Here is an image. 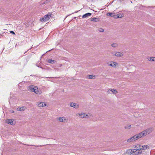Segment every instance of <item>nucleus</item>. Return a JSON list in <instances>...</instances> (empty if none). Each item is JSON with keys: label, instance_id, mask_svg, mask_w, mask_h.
Listing matches in <instances>:
<instances>
[{"label": "nucleus", "instance_id": "obj_1", "mask_svg": "<svg viewBox=\"0 0 155 155\" xmlns=\"http://www.w3.org/2000/svg\"><path fill=\"white\" fill-rule=\"evenodd\" d=\"M153 130V127H150L139 133L138 134L140 138H141L149 134Z\"/></svg>", "mask_w": 155, "mask_h": 155}, {"label": "nucleus", "instance_id": "obj_2", "mask_svg": "<svg viewBox=\"0 0 155 155\" xmlns=\"http://www.w3.org/2000/svg\"><path fill=\"white\" fill-rule=\"evenodd\" d=\"M136 149H130L128 150V152L129 153L131 154H133L134 155L140 154L142 153V151L140 150H139L137 148V146H135Z\"/></svg>", "mask_w": 155, "mask_h": 155}, {"label": "nucleus", "instance_id": "obj_3", "mask_svg": "<svg viewBox=\"0 0 155 155\" xmlns=\"http://www.w3.org/2000/svg\"><path fill=\"white\" fill-rule=\"evenodd\" d=\"M140 138V136H139L138 134L134 135L133 137L130 138L127 140V142L128 143H130L131 142H133L135 140H138V139Z\"/></svg>", "mask_w": 155, "mask_h": 155}, {"label": "nucleus", "instance_id": "obj_4", "mask_svg": "<svg viewBox=\"0 0 155 155\" xmlns=\"http://www.w3.org/2000/svg\"><path fill=\"white\" fill-rule=\"evenodd\" d=\"M51 15H48L47 14L45 15L43 17L40 19V21L42 22H46L49 20L51 17Z\"/></svg>", "mask_w": 155, "mask_h": 155}, {"label": "nucleus", "instance_id": "obj_5", "mask_svg": "<svg viewBox=\"0 0 155 155\" xmlns=\"http://www.w3.org/2000/svg\"><path fill=\"white\" fill-rule=\"evenodd\" d=\"M107 64L108 66L115 68H116V66L118 65V63L115 61H111L107 63Z\"/></svg>", "mask_w": 155, "mask_h": 155}, {"label": "nucleus", "instance_id": "obj_6", "mask_svg": "<svg viewBox=\"0 0 155 155\" xmlns=\"http://www.w3.org/2000/svg\"><path fill=\"white\" fill-rule=\"evenodd\" d=\"M137 148L139 150H140L142 151V150H145L147 148H149L148 146L147 145H143L141 146L140 145H137Z\"/></svg>", "mask_w": 155, "mask_h": 155}, {"label": "nucleus", "instance_id": "obj_7", "mask_svg": "<svg viewBox=\"0 0 155 155\" xmlns=\"http://www.w3.org/2000/svg\"><path fill=\"white\" fill-rule=\"evenodd\" d=\"M57 120L60 122L66 123L68 122V119L64 117H58L57 118Z\"/></svg>", "mask_w": 155, "mask_h": 155}, {"label": "nucleus", "instance_id": "obj_8", "mask_svg": "<svg viewBox=\"0 0 155 155\" xmlns=\"http://www.w3.org/2000/svg\"><path fill=\"white\" fill-rule=\"evenodd\" d=\"M29 90L31 91L35 92V90H38L37 87L33 85L30 86L28 87Z\"/></svg>", "mask_w": 155, "mask_h": 155}, {"label": "nucleus", "instance_id": "obj_9", "mask_svg": "<svg viewBox=\"0 0 155 155\" xmlns=\"http://www.w3.org/2000/svg\"><path fill=\"white\" fill-rule=\"evenodd\" d=\"M70 106L74 108H78L79 107V105L75 103L71 102L70 104Z\"/></svg>", "mask_w": 155, "mask_h": 155}, {"label": "nucleus", "instance_id": "obj_10", "mask_svg": "<svg viewBox=\"0 0 155 155\" xmlns=\"http://www.w3.org/2000/svg\"><path fill=\"white\" fill-rule=\"evenodd\" d=\"M37 104L39 107H43L46 105V104L44 102H38Z\"/></svg>", "mask_w": 155, "mask_h": 155}, {"label": "nucleus", "instance_id": "obj_11", "mask_svg": "<svg viewBox=\"0 0 155 155\" xmlns=\"http://www.w3.org/2000/svg\"><path fill=\"white\" fill-rule=\"evenodd\" d=\"M113 55L117 57H122L123 55L122 52H115L114 54Z\"/></svg>", "mask_w": 155, "mask_h": 155}, {"label": "nucleus", "instance_id": "obj_12", "mask_svg": "<svg viewBox=\"0 0 155 155\" xmlns=\"http://www.w3.org/2000/svg\"><path fill=\"white\" fill-rule=\"evenodd\" d=\"M8 122H7L8 124H10L12 125L15 124L14 120L13 119H8Z\"/></svg>", "mask_w": 155, "mask_h": 155}, {"label": "nucleus", "instance_id": "obj_13", "mask_svg": "<svg viewBox=\"0 0 155 155\" xmlns=\"http://www.w3.org/2000/svg\"><path fill=\"white\" fill-rule=\"evenodd\" d=\"M91 15V14L90 13H88L85 14L83 15L82 16L83 18H84L87 17H88L89 16H90Z\"/></svg>", "mask_w": 155, "mask_h": 155}, {"label": "nucleus", "instance_id": "obj_14", "mask_svg": "<svg viewBox=\"0 0 155 155\" xmlns=\"http://www.w3.org/2000/svg\"><path fill=\"white\" fill-rule=\"evenodd\" d=\"M91 20L92 21H94L96 22H99L100 21L98 18L95 17L92 18Z\"/></svg>", "mask_w": 155, "mask_h": 155}, {"label": "nucleus", "instance_id": "obj_15", "mask_svg": "<svg viewBox=\"0 0 155 155\" xmlns=\"http://www.w3.org/2000/svg\"><path fill=\"white\" fill-rule=\"evenodd\" d=\"M123 16V15L121 14H119L117 15H115V17H114V18H121Z\"/></svg>", "mask_w": 155, "mask_h": 155}, {"label": "nucleus", "instance_id": "obj_16", "mask_svg": "<svg viewBox=\"0 0 155 155\" xmlns=\"http://www.w3.org/2000/svg\"><path fill=\"white\" fill-rule=\"evenodd\" d=\"M47 62L51 64H53L55 62V61L54 60H52L51 59H48Z\"/></svg>", "mask_w": 155, "mask_h": 155}, {"label": "nucleus", "instance_id": "obj_17", "mask_svg": "<svg viewBox=\"0 0 155 155\" xmlns=\"http://www.w3.org/2000/svg\"><path fill=\"white\" fill-rule=\"evenodd\" d=\"M147 59L149 61H155V57H150Z\"/></svg>", "mask_w": 155, "mask_h": 155}, {"label": "nucleus", "instance_id": "obj_18", "mask_svg": "<svg viewBox=\"0 0 155 155\" xmlns=\"http://www.w3.org/2000/svg\"><path fill=\"white\" fill-rule=\"evenodd\" d=\"M107 16H109L113 17L114 18V17H115V15L113 13H107Z\"/></svg>", "mask_w": 155, "mask_h": 155}, {"label": "nucleus", "instance_id": "obj_19", "mask_svg": "<svg viewBox=\"0 0 155 155\" xmlns=\"http://www.w3.org/2000/svg\"><path fill=\"white\" fill-rule=\"evenodd\" d=\"M109 91H111V92H112V93H114V94H116L117 93V90L115 89H110L109 90Z\"/></svg>", "mask_w": 155, "mask_h": 155}, {"label": "nucleus", "instance_id": "obj_20", "mask_svg": "<svg viewBox=\"0 0 155 155\" xmlns=\"http://www.w3.org/2000/svg\"><path fill=\"white\" fill-rule=\"evenodd\" d=\"M87 77L88 78L94 79L95 78V76L93 75H91L88 76Z\"/></svg>", "mask_w": 155, "mask_h": 155}, {"label": "nucleus", "instance_id": "obj_21", "mask_svg": "<svg viewBox=\"0 0 155 155\" xmlns=\"http://www.w3.org/2000/svg\"><path fill=\"white\" fill-rule=\"evenodd\" d=\"M34 92L35 93L38 94H40L41 93V91H38V90H35V92Z\"/></svg>", "mask_w": 155, "mask_h": 155}, {"label": "nucleus", "instance_id": "obj_22", "mask_svg": "<svg viewBox=\"0 0 155 155\" xmlns=\"http://www.w3.org/2000/svg\"><path fill=\"white\" fill-rule=\"evenodd\" d=\"M131 125L130 124H127L126 126L125 127V128L126 129H129L131 127Z\"/></svg>", "mask_w": 155, "mask_h": 155}, {"label": "nucleus", "instance_id": "obj_23", "mask_svg": "<svg viewBox=\"0 0 155 155\" xmlns=\"http://www.w3.org/2000/svg\"><path fill=\"white\" fill-rule=\"evenodd\" d=\"M111 46L113 47L116 48L118 46V44L116 43H113L112 44Z\"/></svg>", "mask_w": 155, "mask_h": 155}, {"label": "nucleus", "instance_id": "obj_24", "mask_svg": "<svg viewBox=\"0 0 155 155\" xmlns=\"http://www.w3.org/2000/svg\"><path fill=\"white\" fill-rule=\"evenodd\" d=\"M25 110V109H24V107H20L19 108L18 110L20 111H21V110Z\"/></svg>", "mask_w": 155, "mask_h": 155}, {"label": "nucleus", "instance_id": "obj_25", "mask_svg": "<svg viewBox=\"0 0 155 155\" xmlns=\"http://www.w3.org/2000/svg\"><path fill=\"white\" fill-rule=\"evenodd\" d=\"M83 114H84V113H81L78 114L77 115L78 116H81L82 117V116Z\"/></svg>", "mask_w": 155, "mask_h": 155}, {"label": "nucleus", "instance_id": "obj_26", "mask_svg": "<svg viewBox=\"0 0 155 155\" xmlns=\"http://www.w3.org/2000/svg\"><path fill=\"white\" fill-rule=\"evenodd\" d=\"M98 31L100 32H103L104 31V30L102 28H99L98 29Z\"/></svg>", "mask_w": 155, "mask_h": 155}, {"label": "nucleus", "instance_id": "obj_27", "mask_svg": "<svg viewBox=\"0 0 155 155\" xmlns=\"http://www.w3.org/2000/svg\"><path fill=\"white\" fill-rule=\"evenodd\" d=\"M88 116V115L87 114H85V113H84L83 114V115L82 116V117H87Z\"/></svg>", "mask_w": 155, "mask_h": 155}, {"label": "nucleus", "instance_id": "obj_28", "mask_svg": "<svg viewBox=\"0 0 155 155\" xmlns=\"http://www.w3.org/2000/svg\"><path fill=\"white\" fill-rule=\"evenodd\" d=\"M10 32L11 33V34H13L14 35H15V33L14 32V31H10Z\"/></svg>", "mask_w": 155, "mask_h": 155}, {"label": "nucleus", "instance_id": "obj_29", "mask_svg": "<svg viewBox=\"0 0 155 155\" xmlns=\"http://www.w3.org/2000/svg\"><path fill=\"white\" fill-rule=\"evenodd\" d=\"M10 112L11 113H13L14 112V111L13 110H10Z\"/></svg>", "mask_w": 155, "mask_h": 155}, {"label": "nucleus", "instance_id": "obj_30", "mask_svg": "<svg viewBox=\"0 0 155 155\" xmlns=\"http://www.w3.org/2000/svg\"><path fill=\"white\" fill-rule=\"evenodd\" d=\"M46 78H56L57 77H47Z\"/></svg>", "mask_w": 155, "mask_h": 155}, {"label": "nucleus", "instance_id": "obj_31", "mask_svg": "<svg viewBox=\"0 0 155 155\" xmlns=\"http://www.w3.org/2000/svg\"><path fill=\"white\" fill-rule=\"evenodd\" d=\"M78 12V11L75 12L74 13H76V12Z\"/></svg>", "mask_w": 155, "mask_h": 155}]
</instances>
